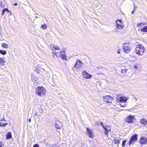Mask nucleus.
<instances>
[{"instance_id": "4", "label": "nucleus", "mask_w": 147, "mask_h": 147, "mask_svg": "<svg viewBox=\"0 0 147 147\" xmlns=\"http://www.w3.org/2000/svg\"><path fill=\"white\" fill-rule=\"evenodd\" d=\"M127 99L128 98L126 97L121 96L119 98H118L117 100L118 101H119V102H120L121 103L123 102H124L125 103L123 105H122L121 104H120L121 107H125L126 106V105L125 104L126 102L127 101Z\"/></svg>"}, {"instance_id": "30", "label": "nucleus", "mask_w": 147, "mask_h": 147, "mask_svg": "<svg viewBox=\"0 0 147 147\" xmlns=\"http://www.w3.org/2000/svg\"><path fill=\"white\" fill-rule=\"evenodd\" d=\"M33 147H39V145L38 144H36L34 145Z\"/></svg>"}, {"instance_id": "16", "label": "nucleus", "mask_w": 147, "mask_h": 147, "mask_svg": "<svg viewBox=\"0 0 147 147\" xmlns=\"http://www.w3.org/2000/svg\"><path fill=\"white\" fill-rule=\"evenodd\" d=\"M113 141L115 144H118L119 143L120 140L118 138H115Z\"/></svg>"}, {"instance_id": "20", "label": "nucleus", "mask_w": 147, "mask_h": 147, "mask_svg": "<svg viewBox=\"0 0 147 147\" xmlns=\"http://www.w3.org/2000/svg\"><path fill=\"white\" fill-rule=\"evenodd\" d=\"M2 46L4 48H7L8 47V45H7L5 43H3L2 44Z\"/></svg>"}, {"instance_id": "33", "label": "nucleus", "mask_w": 147, "mask_h": 147, "mask_svg": "<svg viewBox=\"0 0 147 147\" xmlns=\"http://www.w3.org/2000/svg\"><path fill=\"white\" fill-rule=\"evenodd\" d=\"M17 3H15L14 4V5L15 6H16L17 5Z\"/></svg>"}, {"instance_id": "15", "label": "nucleus", "mask_w": 147, "mask_h": 147, "mask_svg": "<svg viewBox=\"0 0 147 147\" xmlns=\"http://www.w3.org/2000/svg\"><path fill=\"white\" fill-rule=\"evenodd\" d=\"M11 132H9L7 133L6 138L7 139H9L11 138Z\"/></svg>"}, {"instance_id": "5", "label": "nucleus", "mask_w": 147, "mask_h": 147, "mask_svg": "<svg viewBox=\"0 0 147 147\" xmlns=\"http://www.w3.org/2000/svg\"><path fill=\"white\" fill-rule=\"evenodd\" d=\"M82 73L83 75L82 77L84 78L90 79L92 76L91 75L89 74L86 71H83Z\"/></svg>"}, {"instance_id": "26", "label": "nucleus", "mask_w": 147, "mask_h": 147, "mask_svg": "<svg viewBox=\"0 0 147 147\" xmlns=\"http://www.w3.org/2000/svg\"><path fill=\"white\" fill-rule=\"evenodd\" d=\"M124 51L126 53H127L129 51H130V49H129L127 48H124Z\"/></svg>"}, {"instance_id": "14", "label": "nucleus", "mask_w": 147, "mask_h": 147, "mask_svg": "<svg viewBox=\"0 0 147 147\" xmlns=\"http://www.w3.org/2000/svg\"><path fill=\"white\" fill-rule=\"evenodd\" d=\"M140 122L142 124L144 125L147 124V121L144 118L142 119H141Z\"/></svg>"}, {"instance_id": "25", "label": "nucleus", "mask_w": 147, "mask_h": 147, "mask_svg": "<svg viewBox=\"0 0 147 147\" xmlns=\"http://www.w3.org/2000/svg\"><path fill=\"white\" fill-rule=\"evenodd\" d=\"M4 62H5L3 60V59L2 58H0V65L3 64V63Z\"/></svg>"}, {"instance_id": "27", "label": "nucleus", "mask_w": 147, "mask_h": 147, "mask_svg": "<svg viewBox=\"0 0 147 147\" xmlns=\"http://www.w3.org/2000/svg\"><path fill=\"white\" fill-rule=\"evenodd\" d=\"M126 142V141L123 140V141L122 146H124L125 145V144Z\"/></svg>"}, {"instance_id": "8", "label": "nucleus", "mask_w": 147, "mask_h": 147, "mask_svg": "<svg viewBox=\"0 0 147 147\" xmlns=\"http://www.w3.org/2000/svg\"><path fill=\"white\" fill-rule=\"evenodd\" d=\"M137 139V135L136 134L132 136L129 141V145L131 144H134Z\"/></svg>"}, {"instance_id": "9", "label": "nucleus", "mask_w": 147, "mask_h": 147, "mask_svg": "<svg viewBox=\"0 0 147 147\" xmlns=\"http://www.w3.org/2000/svg\"><path fill=\"white\" fill-rule=\"evenodd\" d=\"M82 66V62L79 60H77L74 67L76 68H80Z\"/></svg>"}, {"instance_id": "7", "label": "nucleus", "mask_w": 147, "mask_h": 147, "mask_svg": "<svg viewBox=\"0 0 147 147\" xmlns=\"http://www.w3.org/2000/svg\"><path fill=\"white\" fill-rule=\"evenodd\" d=\"M100 125L105 131V134L106 135H107V133L111 130L110 127L109 126H105L103 124L102 122H100Z\"/></svg>"}, {"instance_id": "12", "label": "nucleus", "mask_w": 147, "mask_h": 147, "mask_svg": "<svg viewBox=\"0 0 147 147\" xmlns=\"http://www.w3.org/2000/svg\"><path fill=\"white\" fill-rule=\"evenodd\" d=\"M134 118V117L133 116L129 115L126 119V121L127 122L131 123L133 122Z\"/></svg>"}, {"instance_id": "19", "label": "nucleus", "mask_w": 147, "mask_h": 147, "mask_svg": "<svg viewBox=\"0 0 147 147\" xmlns=\"http://www.w3.org/2000/svg\"><path fill=\"white\" fill-rule=\"evenodd\" d=\"M47 28V26L46 24H42L41 25V28H42L43 29H45Z\"/></svg>"}, {"instance_id": "31", "label": "nucleus", "mask_w": 147, "mask_h": 147, "mask_svg": "<svg viewBox=\"0 0 147 147\" xmlns=\"http://www.w3.org/2000/svg\"><path fill=\"white\" fill-rule=\"evenodd\" d=\"M117 52L118 54L120 53V50L119 49H118L117 50Z\"/></svg>"}, {"instance_id": "6", "label": "nucleus", "mask_w": 147, "mask_h": 147, "mask_svg": "<svg viewBox=\"0 0 147 147\" xmlns=\"http://www.w3.org/2000/svg\"><path fill=\"white\" fill-rule=\"evenodd\" d=\"M103 100L107 102L108 103H111V101L113 100V98L111 96L107 95L103 96Z\"/></svg>"}, {"instance_id": "29", "label": "nucleus", "mask_w": 147, "mask_h": 147, "mask_svg": "<svg viewBox=\"0 0 147 147\" xmlns=\"http://www.w3.org/2000/svg\"><path fill=\"white\" fill-rule=\"evenodd\" d=\"M4 146V144L2 142H0V147H2V146Z\"/></svg>"}, {"instance_id": "36", "label": "nucleus", "mask_w": 147, "mask_h": 147, "mask_svg": "<svg viewBox=\"0 0 147 147\" xmlns=\"http://www.w3.org/2000/svg\"><path fill=\"white\" fill-rule=\"evenodd\" d=\"M36 72H37V73H38V72L37 71H36Z\"/></svg>"}, {"instance_id": "3", "label": "nucleus", "mask_w": 147, "mask_h": 147, "mask_svg": "<svg viewBox=\"0 0 147 147\" xmlns=\"http://www.w3.org/2000/svg\"><path fill=\"white\" fill-rule=\"evenodd\" d=\"M144 51V48L142 45H137L135 49V52L137 54L142 55L143 54Z\"/></svg>"}, {"instance_id": "1", "label": "nucleus", "mask_w": 147, "mask_h": 147, "mask_svg": "<svg viewBox=\"0 0 147 147\" xmlns=\"http://www.w3.org/2000/svg\"><path fill=\"white\" fill-rule=\"evenodd\" d=\"M122 22L121 20H117L116 21V28L115 30L116 31L120 33H122L123 32V29L124 27V26L122 23Z\"/></svg>"}, {"instance_id": "10", "label": "nucleus", "mask_w": 147, "mask_h": 147, "mask_svg": "<svg viewBox=\"0 0 147 147\" xmlns=\"http://www.w3.org/2000/svg\"><path fill=\"white\" fill-rule=\"evenodd\" d=\"M140 142L141 144H147V138L145 137H141L140 140Z\"/></svg>"}, {"instance_id": "34", "label": "nucleus", "mask_w": 147, "mask_h": 147, "mask_svg": "<svg viewBox=\"0 0 147 147\" xmlns=\"http://www.w3.org/2000/svg\"><path fill=\"white\" fill-rule=\"evenodd\" d=\"M134 13V11H133L132 12V13L133 14V13Z\"/></svg>"}, {"instance_id": "24", "label": "nucleus", "mask_w": 147, "mask_h": 147, "mask_svg": "<svg viewBox=\"0 0 147 147\" xmlns=\"http://www.w3.org/2000/svg\"><path fill=\"white\" fill-rule=\"evenodd\" d=\"M55 127L57 129H60L61 126H59L58 125L56 124L55 125Z\"/></svg>"}, {"instance_id": "35", "label": "nucleus", "mask_w": 147, "mask_h": 147, "mask_svg": "<svg viewBox=\"0 0 147 147\" xmlns=\"http://www.w3.org/2000/svg\"><path fill=\"white\" fill-rule=\"evenodd\" d=\"M30 121H31V119H30L29 120V121L30 122Z\"/></svg>"}, {"instance_id": "13", "label": "nucleus", "mask_w": 147, "mask_h": 147, "mask_svg": "<svg viewBox=\"0 0 147 147\" xmlns=\"http://www.w3.org/2000/svg\"><path fill=\"white\" fill-rule=\"evenodd\" d=\"M65 53L64 50H63L61 53V59L63 60H65L66 59V57L65 56Z\"/></svg>"}, {"instance_id": "11", "label": "nucleus", "mask_w": 147, "mask_h": 147, "mask_svg": "<svg viewBox=\"0 0 147 147\" xmlns=\"http://www.w3.org/2000/svg\"><path fill=\"white\" fill-rule=\"evenodd\" d=\"M86 132L89 137L93 138L94 137V134L92 133V131L90 129H89L88 127L86 128Z\"/></svg>"}, {"instance_id": "28", "label": "nucleus", "mask_w": 147, "mask_h": 147, "mask_svg": "<svg viewBox=\"0 0 147 147\" xmlns=\"http://www.w3.org/2000/svg\"><path fill=\"white\" fill-rule=\"evenodd\" d=\"M53 48L55 50H57L59 49V47L57 46H54L53 47Z\"/></svg>"}, {"instance_id": "2", "label": "nucleus", "mask_w": 147, "mask_h": 147, "mask_svg": "<svg viewBox=\"0 0 147 147\" xmlns=\"http://www.w3.org/2000/svg\"><path fill=\"white\" fill-rule=\"evenodd\" d=\"M46 91L45 88L41 86H38L36 89L35 93L39 96H43L45 95Z\"/></svg>"}, {"instance_id": "23", "label": "nucleus", "mask_w": 147, "mask_h": 147, "mask_svg": "<svg viewBox=\"0 0 147 147\" xmlns=\"http://www.w3.org/2000/svg\"><path fill=\"white\" fill-rule=\"evenodd\" d=\"M7 123H2L1 122H0V126L5 127L6 125H7Z\"/></svg>"}, {"instance_id": "18", "label": "nucleus", "mask_w": 147, "mask_h": 147, "mask_svg": "<svg viewBox=\"0 0 147 147\" xmlns=\"http://www.w3.org/2000/svg\"><path fill=\"white\" fill-rule=\"evenodd\" d=\"M0 53L3 55H4L6 54V52L5 51L0 49Z\"/></svg>"}, {"instance_id": "32", "label": "nucleus", "mask_w": 147, "mask_h": 147, "mask_svg": "<svg viewBox=\"0 0 147 147\" xmlns=\"http://www.w3.org/2000/svg\"><path fill=\"white\" fill-rule=\"evenodd\" d=\"M134 68L136 69H137V65H135L134 66Z\"/></svg>"}, {"instance_id": "17", "label": "nucleus", "mask_w": 147, "mask_h": 147, "mask_svg": "<svg viewBox=\"0 0 147 147\" xmlns=\"http://www.w3.org/2000/svg\"><path fill=\"white\" fill-rule=\"evenodd\" d=\"M5 11H7L8 12H9L8 8H5V9H3V11H2V15H4V13Z\"/></svg>"}, {"instance_id": "22", "label": "nucleus", "mask_w": 147, "mask_h": 147, "mask_svg": "<svg viewBox=\"0 0 147 147\" xmlns=\"http://www.w3.org/2000/svg\"><path fill=\"white\" fill-rule=\"evenodd\" d=\"M128 69H123L121 70V73H123V74H125L126 73Z\"/></svg>"}, {"instance_id": "21", "label": "nucleus", "mask_w": 147, "mask_h": 147, "mask_svg": "<svg viewBox=\"0 0 147 147\" xmlns=\"http://www.w3.org/2000/svg\"><path fill=\"white\" fill-rule=\"evenodd\" d=\"M141 30L143 32H147V26H145L144 28L141 29Z\"/></svg>"}]
</instances>
